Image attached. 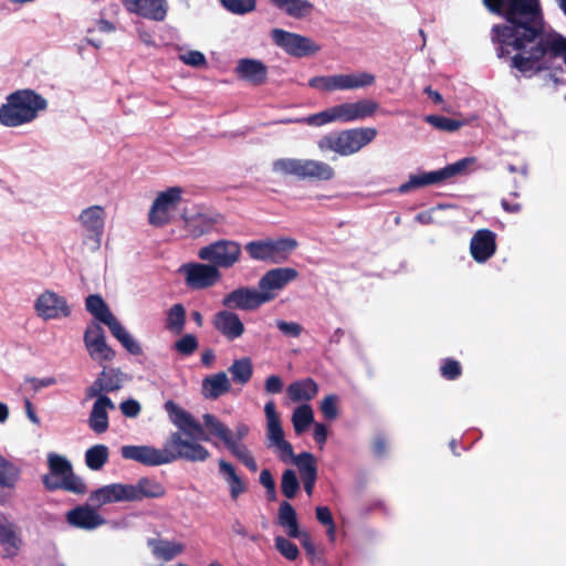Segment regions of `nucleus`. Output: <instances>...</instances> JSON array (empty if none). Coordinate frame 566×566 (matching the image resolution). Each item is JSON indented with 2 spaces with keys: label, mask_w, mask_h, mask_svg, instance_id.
<instances>
[{
  "label": "nucleus",
  "mask_w": 566,
  "mask_h": 566,
  "mask_svg": "<svg viewBox=\"0 0 566 566\" xmlns=\"http://www.w3.org/2000/svg\"><path fill=\"white\" fill-rule=\"evenodd\" d=\"M273 169L301 180L329 181L335 177L331 165L315 159L281 158L274 161Z\"/></svg>",
  "instance_id": "nucleus-7"
},
{
  "label": "nucleus",
  "mask_w": 566,
  "mask_h": 566,
  "mask_svg": "<svg viewBox=\"0 0 566 566\" xmlns=\"http://www.w3.org/2000/svg\"><path fill=\"white\" fill-rule=\"evenodd\" d=\"M130 502L161 499L166 495V488L155 478L143 476L136 484H128Z\"/></svg>",
  "instance_id": "nucleus-24"
},
{
  "label": "nucleus",
  "mask_w": 566,
  "mask_h": 566,
  "mask_svg": "<svg viewBox=\"0 0 566 566\" xmlns=\"http://www.w3.org/2000/svg\"><path fill=\"white\" fill-rule=\"evenodd\" d=\"M314 421V412L310 405L303 403L294 409L292 423L296 434H302Z\"/></svg>",
  "instance_id": "nucleus-39"
},
{
  "label": "nucleus",
  "mask_w": 566,
  "mask_h": 566,
  "mask_svg": "<svg viewBox=\"0 0 566 566\" xmlns=\"http://www.w3.org/2000/svg\"><path fill=\"white\" fill-rule=\"evenodd\" d=\"M489 12L502 17L494 24L491 38L500 59H507L511 69L520 55L526 56L532 46L546 34L539 0H482Z\"/></svg>",
  "instance_id": "nucleus-1"
},
{
  "label": "nucleus",
  "mask_w": 566,
  "mask_h": 566,
  "mask_svg": "<svg viewBox=\"0 0 566 566\" xmlns=\"http://www.w3.org/2000/svg\"><path fill=\"white\" fill-rule=\"evenodd\" d=\"M440 370H441L442 377L448 380H455L462 374V367H461L460 363L452 358L444 359L443 364L441 365Z\"/></svg>",
  "instance_id": "nucleus-51"
},
{
  "label": "nucleus",
  "mask_w": 566,
  "mask_h": 566,
  "mask_svg": "<svg viewBox=\"0 0 566 566\" xmlns=\"http://www.w3.org/2000/svg\"><path fill=\"white\" fill-rule=\"evenodd\" d=\"M88 501L96 507L117 502H130L129 486L123 483H112L91 492Z\"/></svg>",
  "instance_id": "nucleus-22"
},
{
  "label": "nucleus",
  "mask_w": 566,
  "mask_h": 566,
  "mask_svg": "<svg viewBox=\"0 0 566 566\" xmlns=\"http://www.w3.org/2000/svg\"><path fill=\"white\" fill-rule=\"evenodd\" d=\"M376 78L374 74L358 72L350 74H335L314 76L310 78L308 86L322 92L348 91L371 86Z\"/></svg>",
  "instance_id": "nucleus-10"
},
{
  "label": "nucleus",
  "mask_w": 566,
  "mask_h": 566,
  "mask_svg": "<svg viewBox=\"0 0 566 566\" xmlns=\"http://www.w3.org/2000/svg\"><path fill=\"white\" fill-rule=\"evenodd\" d=\"M321 411L328 420H334L338 416L337 396L328 395L321 402Z\"/></svg>",
  "instance_id": "nucleus-53"
},
{
  "label": "nucleus",
  "mask_w": 566,
  "mask_h": 566,
  "mask_svg": "<svg viewBox=\"0 0 566 566\" xmlns=\"http://www.w3.org/2000/svg\"><path fill=\"white\" fill-rule=\"evenodd\" d=\"M0 545L3 558L18 556L24 545L21 530L0 513Z\"/></svg>",
  "instance_id": "nucleus-17"
},
{
  "label": "nucleus",
  "mask_w": 566,
  "mask_h": 566,
  "mask_svg": "<svg viewBox=\"0 0 566 566\" xmlns=\"http://www.w3.org/2000/svg\"><path fill=\"white\" fill-rule=\"evenodd\" d=\"M226 10L233 14L243 15L255 9V0H219Z\"/></svg>",
  "instance_id": "nucleus-47"
},
{
  "label": "nucleus",
  "mask_w": 566,
  "mask_h": 566,
  "mask_svg": "<svg viewBox=\"0 0 566 566\" xmlns=\"http://www.w3.org/2000/svg\"><path fill=\"white\" fill-rule=\"evenodd\" d=\"M377 136L375 127H356L332 132L317 140L322 153L334 151L339 156H350L369 145Z\"/></svg>",
  "instance_id": "nucleus-4"
},
{
  "label": "nucleus",
  "mask_w": 566,
  "mask_h": 566,
  "mask_svg": "<svg viewBox=\"0 0 566 566\" xmlns=\"http://www.w3.org/2000/svg\"><path fill=\"white\" fill-rule=\"evenodd\" d=\"M268 439L271 441L270 446L275 447L285 440L284 431L281 426V421L268 423Z\"/></svg>",
  "instance_id": "nucleus-54"
},
{
  "label": "nucleus",
  "mask_w": 566,
  "mask_h": 566,
  "mask_svg": "<svg viewBox=\"0 0 566 566\" xmlns=\"http://www.w3.org/2000/svg\"><path fill=\"white\" fill-rule=\"evenodd\" d=\"M275 448L277 450V457L282 462H294V458L296 455L294 454L293 447L289 441L284 440L281 443L276 444Z\"/></svg>",
  "instance_id": "nucleus-57"
},
{
  "label": "nucleus",
  "mask_w": 566,
  "mask_h": 566,
  "mask_svg": "<svg viewBox=\"0 0 566 566\" xmlns=\"http://www.w3.org/2000/svg\"><path fill=\"white\" fill-rule=\"evenodd\" d=\"M70 525L82 530H94L105 524V518L88 504L78 505L66 513Z\"/></svg>",
  "instance_id": "nucleus-23"
},
{
  "label": "nucleus",
  "mask_w": 566,
  "mask_h": 566,
  "mask_svg": "<svg viewBox=\"0 0 566 566\" xmlns=\"http://www.w3.org/2000/svg\"><path fill=\"white\" fill-rule=\"evenodd\" d=\"M181 193L182 190L179 187H171L160 192L151 205L148 214L149 223L155 227H163L169 223V211L179 205Z\"/></svg>",
  "instance_id": "nucleus-15"
},
{
  "label": "nucleus",
  "mask_w": 566,
  "mask_h": 566,
  "mask_svg": "<svg viewBox=\"0 0 566 566\" xmlns=\"http://www.w3.org/2000/svg\"><path fill=\"white\" fill-rule=\"evenodd\" d=\"M338 122V115L336 105L333 107H329L325 111H322L319 113L310 115L304 118L295 119V123H304L310 126H323L328 123ZM283 123H294L293 119H286L283 120Z\"/></svg>",
  "instance_id": "nucleus-40"
},
{
  "label": "nucleus",
  "mask_w": 566,
  "mask_h": 566,
  "mask_svg": "<svg viewBox=\"0 0 566 566\" xmlns=\"http://www.w3.org/2000/svg\"><path fill=\"white\" fill-rule=\"evenodd\" d=\"M239 78L252 83L253 85H262L268 78V69L259 60L241 59L235 67Z\"/></svg>",
  "instance_id": "nucleus-25"
},
{
  "label": "nucleus",
  "mask_w": 566,
  "mask_h": 566,
  "mask_svg": "<svg viewBox=\"0 0 566 566\" xmlns=\"http://www.w3.org/2000/svg\"><path fill=\"white\" fill-rule=\"evenodd\" d=\"M277 328L287 337H298L303 331V327L293 321H279Z\"/></svg>",
  "instance_id": "nucleus-56"
},
{
  "label": "nucleus",
  "mask_w": 566,
  "mask_h": 566,
  "mask_svg": "<svg viewBox=\"0 0 566 566\" xmlns=\"http://www.w3.org/2000/svg\"><path fill=\"white\" fill-rule=\"evenodd\" d=\"M104 209L101 206H92L84 209L78 219L82 227L88 232L84 244H91V250H98L104 231Z\"/></svg>",
  "instance_id": "nucleus-16"
},
{
  "label": "nucleus",
  "mask_w": 566,
  "mask_h": 566,
  "mask_svg": "<svg viewBox=\"0 0 566 566\" xmlns=\"http://www.w3.org/2000/svg\"><path fill=\"white\" fill-rule=\"evenodd\" d=\"M475 163V157H464L434 171H422L410 175L409 180L401 184L398 191L399 193H408L413 189L439 185L454 177L467 176L472 170Z\"/></svg>",
  "instance_id": "nucleus-6"
},
{
  "label": "nucleus",
  "mask_w": 566,
  "mask_h": 566,
  "mask_svg": "<svg viewBox=\"0 0 566 566\" xmlns=\"http://www.w3.org/2000/svg\"><path fill=\"white\" fill-rule=\"evenodd\" d=\"M147 545L150 547L153 555L163 560H171L185 551L182 543L170 542L167 539L148 538Z\"/></svg>",
  "instance_id": "nucleus-31"
},
{
  "label": "nucleus",
  "mask_w": 566,
  "mask_h": 566,
  "mask_svg": "<svg viewBox=\"0 0 566 566\" xmlns=\"http://www.w3.org/2000/svg\"><path fill=\"white\" fill-rule=\"evenodd\" d=\"M125 9L145 19L164 21L168 4L167 0H122Z\"/></svg>",
  "instance_id": "nucleus-20"
},
{
  "label": "nucleus",
  "mask_w": 566,
  "mask_h": 566,
  "mask_svg": "<svg viewBox=\"0 0 566 566\" xmlns=\"http://www.w3.org/2000/svg\"><path fill=\"white\" fill-rule=\"evenodd\" d=\"M314 440L322 448L327 440V427L323 423H315Z\"/></svg>",
  "instance_id": "nucleus-63"
},
{
  "label": "nucleus",
  "mask_w": 566,
  "mask_h": 566,
  "mask_svg": "<svg viewBox=\"0 0 566 566\" xmlns=\"http://www.w3.org/2000/svg\"><path fill=\"white\" fill-rule=\"evenodd\" d=\"M298 275V271L294 268L271 269L260 277L258 287L262 294H266L269 296L270 303L291 282L295 281Z\"/></svg>",
  "instance_id": "nucleus-14"
},
{
  "label": "nucleus",
  "mask_w": 566,
  "mask_h": 566,
  "mask_svg": "<svg viewBox=\"0 0 566 566\" xmlns=\"http://www.w3.org/2000/svg\"><path fill=\"white\" fill-rule=\"evenodd\" d=\"M214 327L229 340L240 337L244 332L242 321H213Z\"/></svg>",
  "instance_id": "nucleus-45"
},
{
  "label": "nucleus",
  "mask_w": 566,
  "mask_h": 566,
  "mask_svg": "<svg viewBox=\"0 0 566 566\" xmlns=\"http://www.w3.org/2000/svg\"><path fill=\"white\" fill-rule=\"evenodd\" d=\"M201 261L209 262L220 269H231L241 259V244L234 240L220 239L201 247L197 253Z\"/></svg>",
  "instance_id": "nucleus-9"
},
{
  "label": "nucleus",
  "mask_w": 566,
  "mask_h": 566,
  "mask_svg": "<svg viewBox=\"0 0 566 566\" xmlns=\"http://www.w3.org/2000/svg\"><path fill=\"white\" fill-rule=\"evenodd\" d=\"M164 407L170 421L179 430L168 436L163 449L151 446H123L122 457L146 467H158L177 460L189 462L208 460L210 458L209 450L199 443V441L210 440L203 426L172 400L166 401Z\"/></svg>",
  "instance_id": "nucleus-2"
},
{
  "label": "nucleus",
  "mask_w": 566,
  "mask_h": 566,
  "mask_svg": "<svg viewBox=\"0 0 566 566\" xmlns=\"http://www.w3.org/2000/svg\"><path fill=\"white\" fill-rule=\"evenodd\" d=\"M184 220L186 231L193 238H198L202 234L210 232L213 226L218 222L217 217H212L201 212H198L190 217L184 216Z\"/></svg>",
  "instance_id": "nucleus-30"
},
{
  "label": "nucleus",
  "mask_w": 566,
  "mask_h": 566,
  "mask_svg": "<svg viewBox=\"0 0 566 566\" xmlns=\"http://www.w3.org/2000/svg\"><path fill=\"white\" fill-rule=\"evenodd\" d=\"M104 338H105V334H104V331L101 327V325L95 324V323L91 324L90 326H87V328L84 333V343H85L86 349H88L90 347H93V345L103 340Z\"/></svg>",
  "instance_id": "nucleus-52"
},
{
  "label": "nucleus",
  "mask_w": 566,
  "mask_h": 566,
  "mask_svg": "<svg viewBox=\"0 0 566 566\" xmlns=\"http://www.w3.org/2000/svg\"><path fill=\"white\" fill-rule=\"evenodd\" d=\"M198 346V339L193 334H186L174 344L175 350L184 356L192 355Z\"/></svg>",
  "instance_id": "nucleus-50"
},
{
  "label": "nucleus",
  "mask_w": 566,
  "mask_h": 566,
  "mask_svg": "<svg viewBox=\"0 0 566 566\" xmlns=\"http://www.w3.org/2000/svg\"><path fill=\"white\" fill-rule=\"evenodd\" d=\"M286 392L289 398L294 402L310 401L317 395L318 385L313 378L307 377L303 380L290 384Z\"/></svg>",
  "instance_id": "nucleus-29"
},
{
  "label": "nucleus",
  "mask_w": 566,
  "mask_h": 566,
  "mask_svg": "<svg viewBox=\"0 0 566 566\" xmlns=\"http://www.w3.org/2000/svg\"><path fill=\"white\" fill-rule=\"evenodd\" d=\"M50 473L42 478L48 491L64 490L74 494H85L87 486L82 478L73 471L71 462L56 453L48 454Z\"/></svg>",
  "instance_id": "nucleus-5"
},
{
  "label": "nucleus",
  "mask_w": 566,
  "mask_h": 566,
  "mask_svg": "<svg viewBox=\"0 0 566 566\" xmlns=\"http://www.w3.org/2000/svg\"><path fill=\"white\" fill-rule=\"evenodd\" d=\"M109 458L108 447L105 444H95L85 452V464L93 471L101 470Z\"/></svg>",
  "instance_id": "nucleus-36"
},
{
  "label": "nucleus",
  "mask_w": 566,
  "mask_h": 566,
  "mask_svg": "<svg viewBox=\"0 0 566 566\" xmlns=\"http://www.w3.org/2000/svg\"><path fill=\"white\" fill-rule=\"evenodd\" d=\"M224 446L230 451V453L250 471L255 472L258 470L256 461L244 443L237 442V440L231 436Z\"/></svg>",
  "instance_id": "nucleus-34"
},
{
  "label": "nucleus",
  "mask_w": 566,
  "mask_h": 566,
  "mask_svg": "<svg viewBox=\"0 0 566 566\" xmlns=\"http://www.w3.org/2000/svg\"><path fill=\"white\" fill-rule=\"evenodd\" d=\"M96 385L105 392H113L122 388V373L115 368L104 367L96 379Z\"/></svg>",
  "instance_id": "nucleus-38"
},
{
  "label": "nucleus",
  "mask_w": 566,
  "mask_h": 566,
  "mask_svg": "<svg viewBox=\"0 0 566 566\" xmlns=\"http://www.w3.org/2000/svg\"><path fill=\"white\" fill-rule=\"evenodd\" d=\"M107 408H114V403L111 398L107 396L97 397L88 418L90 428L97 434L104 433L108 429Z\"/></svg>",
  "instance_id": "nucleus-26"
},
{
  "label": "nucleus",
  "mask_w": 566,
  "mask_h": 566,
  "mask_svg": "<svg viewBox=\"0 0 566 566\" xmlns=\"http://www.w3.org/2000/svg\"><path fill=\"white\" fill-rule=\"evenodd\" d=\"M424 120L436 129L448 133L455 132L464 125V122L462 120L449 118L441 115H427L424 117Z\"/></svg>",
  "instance_id": "nucleus-44"
},
{
  "label": "nucleus",
  "mask_w": 566,
  "mask_h": 566,
  "mask_svg": "<svg viewBox=\"0 0 566 566\" xmlns=\"http://www.w3.org/2000/svg\"><path fill=\"white\" fill-rule=\"evenodd\" d=\"M181 61L195 67L203 66L207 63L206 56L200 51H188L180 55Z\"/></svg>",
  "instance_id": "nucleus-55"
},
{
  "label": "nucleus",
  "mask_w": 566,
  "mask_h": 566,
  "mask_svg": "<svg viewBox=\"0 0 566 566\" xmlns=\"http://www.w3.org/2000/svg\"><path fill=\"white\" fill-rule=\"evenodd\" d=\"M218 469L219 473L229 486V493L232 501H235L241 494L247 492V483L238 474L235 467L231 462L220 459L218 461Z\"/></svg>",
  "instance_id": "nucleus-27"
},
{
  "label": "nucleus",
  "mask_w": 566,
  "mask_h": 566,
  "mask_svg": "<svg viewBox=\"0 0 566 566\" xmlns=\"http://www.w3.org/2000/svg\"><path fill=\"white\" fill-rule=\"evenodd\" d=\"M229 371L232 375V379L237 384H247L253 374L252 361L250 358H241L233 361L230 366Z\"/></svg>",
  "instance_id": "nucleus-41"
},
{
  "label": "nucleus",
  "mask_w": 566,
  "mask_h": 566,
  "mask_svg": "<svg viewBox=\"0 0 566 566\" xmlns=\"http://www.w3.org/2000/svg\"><path fill=\"white\" fill-rule=\"evenodd\" d=\"M85 308L93 318H115L103 297L98 294H91L86 297Z\"/></svg>",
  "instance_id": "nucleus-42"
},
{
  "label": "nucleus",
  "mask_w": 566,
  "mask_h": 566,
  "mask_svg": "<svg viewBox=\"0 0 566 566\" xmlns=\"http://www.w3.org/2000/svg\"><path fill=\"white\" fill-rule=\"evenodd\" d=\"M371 449L376 457H384L387 452V439L381 434L376 436Z\"/></svg>",
  "instance_id": "nucleus-61"
},
{
  "label": "nucleus",
  "mask_w": 566,
  "mask_h": 566,
  "mask_svg": "<svg viewBox=\"0 0 566 566\" xmlns=\"http://www.w3.org/2000/svg\"><path fill=\"white\" fill-rule=\"evenodd\" d=\"M120 411L124 416L134 418L140 412V405L137 400L128 399L119 405Z\"/></svg>",
  "instance_id": "nucleus-58"
},
{
  "label": "nucleus",
  "mask_w": 566,
  "mask_h": 566,
  "mask_svg": "<svg viewBox=\"0 0 566 566\" xmlns=\"http://www.w3.org/2000/svg\"><path fill=\"white\" fill-rule=\"evenodd\" d=\"M277 9L283 10L287 15L301 19L310 14L313 4L308 0H270Z\"/></svg>",
  "instance_id": "nucleus-33"
},
{
  "label": "nucleus",
  "mask_w": 566,
  "mask_h": 566,
  "mask_svg": "<svg viewBox=\"0 0 566 566\" xmlns=\"http://www.w3.org/2000/svg\"><path fill=\"white\" fill-rule=\"evenodd\" d=\"M231 388V384L224 371L208 376L202 380V394L208 399H218L227 394Z\"/></svg>",
  "instance_id": "nucleus-28"
},
{
  "label": "nucleus",
  "mask_w": 566,
  "mask_h": 566,
  "mask_svg": "<svg viewBox=\"0 0 566 566\" xmlns=\"http://www.w3.org/2000/svg\"><path fill=\"white\" fill-rule=\"evenodd\" d=\"M266 303H269V296L262 294L259 287L250 286H240L222 298V305L231 311H255Z\"/></svg>",
  "instance_id": "nucleus-13"
},
{
  "label": "nucleus",
  "mask_w": 566,
  "mask_h": 566,
  "mask_svg": "<svg viewBox=\"0 0 566 566\" xmlns=\"http://www.w3.org/2000/svg\"><path fill=\"white\" fill-rule=\"evenodd\" d=\"M107 325L112 334L122 343V345L133 355H139L142 353L140 346L128 334L125 327L120 324V321H99Z\"/></svg>",
  "instance_id": "nucleus-35"
},
{
  "label": "nucleus",
  "mask_w": 566,
  "mask_h": 566,
  "mask_svg": "<svg viewBox=\"0 0 566 566\" xmlns=\"http://www.w3.org/2000/svg\"><path fill=\"white\" fill-rule=\"evenodd\" d=\"M264 389L268 394H280L283 389V381L281 377L271 375L265 380Z\"/></svg>",
  "instance_id": "nucleus-59"
},
{
  "label": "nucleus",
  "mask_w": 566,
  "mask_h": 566,
  "mask_svg": "<svg viewBox=\"0 0 566 566\" xmlns=\"http://www.w3.org/2000/svg\"><path fill=\"white\" fill-rule=\"evenodd\" d=\"M296 247L295 239L279 238L250 241L244 250L252 260L277 264L285 262Z\"/></svg>",
  "instance_id": "nucleus-8"
},
{
  "label": "nucleus",
  "mask_w": 566,
  "mask_h": 566,
  "mask_svg": "<svg viewBox=\"0 0 566 566\" xmlns=\"http://www.w3.org/2000/svg\"><path fill=\"white\" fill-rule=\"evenodd\" d=\"M496 251V235L489 229L478 230L470 241V252L474 261L484 263Z\"/></svg>",
  "instance_id": "nucleus-21"
},
{
  "label": "nucleus",
  "mask_w": 566,
  "mask_h": 566,
  "mask_svg": "<svg viewBox=\"0 0 566 566\" xmlns=\"http://www.w3.org/2000/svg\"><path fill=\"white\" fill-rule=\"evenodd\" d=\"M277 523L280 526L286 528V533L292 538H298L301 536L297 515L287 501H283L279 507Z\"/></svg>",
  "instance_id": "nucleus-32"
},
{
  "label": "nucleus",
  "mask_w": 566,
  "mask_h": 566,
  "mask_svg": "<svg viewBox=\"0 0 566 566\" xmlns=\"http://www.w3.org/2000/svg\"><path fill=\"white\" fill-rule=\"evenodd\" d=\"M315 512L317 521L324 526L335 523L332 512L327 506H317Z\"/></svg>",
  "instance_id": "nucleus-62"
},
{
  "label": "nucleus",
  "mask_w": 566,
  "mask_h": 566,
  "mask_svg": "<svg viewBox=\"0 0 566 566\" xmlns=\"http://www.w3.org/2000/svg\"><path fill=\"white\" fill-rule=\"evenodd\" d=\"M46 107V99L33 90H18L0 106V123L7 127L21 126L34 120Z\"/></svg>",
  "instance_id": "nucleus-3"
},
{
  "label": "nucleus",
  "mask_w": 566,
  "mask_h": 566,
  "mask_svg": "<svg viewBox=\"0 0 566 566\" xmlns=\"http://www.w3.org/2000/svg\"><path fill=\"white\" fill-rule=\"evenodd\" d=\"M264 412H265V416H266L268 423L281 421L280 420V416L276 412V408H275V402L274 401L271 400V401L265 403Z\"/></svg>",
  "instance_id": "nucleus-64"
},
{
  "label": "nucleus",
  "mask_w": 566,
  "mask_h": 566,
  "mask_svg": "<svg viewBox=\"0 0 566 566\" xmlns=\"http://www.w3.org/2000/svg\"><path fill=\"white\" fill-rule=\"evenodd\" d=\"M300 488L296 473L292 469H287L283 472L281 479V491L286 499H293Z\"/></svg>",
  "instance_id": "nucleus-46"
},
{
  "label": "nucleus",
  "mask_w": 566,
  "mask_h": 566,
  "mask_svg": "<svg viewBox=\"0 0 566 566\" xmlns=\"http://www.w3.org/2000/svg\"><path fill=\"white\" fill-rule=\"evenodd\" d=\"M35 310L42 318H60L71 314L65 297L52 291H45L36 298Z\"/></svg>",
  "instance_id": "nucleus-18"
},
{
  "label": "nucleus",
  "mask_w": 566,
  "mask_h": 566,
  "mask_svg": "<svg viewBox=\"0 0 566 566\" xmlns=\"http://www.w3.org/2000/svg\"><path fill=\"white\" fill-rule=\"evenodd\" d=\"M271 38L279 48L295 57L310 56L319 51V46L310 38L283 29H273Z\"/></svg>",
  "instance_id": "nucleus-12"
},
{
  "label": "nucleus",
  "mask_w": 566,
  "mask_h": 566,
  "mask_svg": "<svg viewBox=\"0 0 566 566\" xmlns=\"http://www.w3.org/2000/svg\"><path fill=\"white\" fill-rule=\"evenodd\" d=\"M274 546L280 554L289 560H295L300 555L296 544L283 536H276L274 538Z\"/></svg>",
  "instance_id": "nucleus-49"
},
{
  "label": "nucleus",
  "mask_w": 566,
  "mask_h": 566,
  "mask_svg": "<svg viewBox=\"0 0 566 566\" xmlns=\"http://www.w3.org/2000/svg\"><path fill=\"white\" fill-rule=\"evenodd\" d=\"M511 196L513 199L503 198L501 200V206L509 213H518L522 210V205L515 200L517 193L513 192Z\"/></svg>",
  "instance_id": "nucleus-60"
},
{
  "label": "nucleus",
  "mask_w": 566,
  "mask_h": 566,
  "mask_svg": "<svg viewBox=\"0 0 566 566\" xmlns=\"http://www.w3.org/2000/svg\"><path fill=\"white\" fill-rule=\"evenodd\" d=\"M202 419L205 427L210 431V433L218 437L223 443H226L232 436V431L214 415L205 413Z\"/></svg>",
  "instance_id": "nucleus-43"
},
{
  "label": "nucleus",
  "mask_w": 566,
  "mask_h": 566,
  "mask_svg": "<svg viewBox=\"0 0 566 566\" xmlns=\"http://www.w3.org/2000/svg\"><path fill=\"white\" fill-rule=\"evenodd\" d=\"M179 273L184 275L185 284L192 291H201L217 285L222 273L213 264L201 262H188L179 268Z\"/></svg>",
  "instance_id": "nucleus-11"
},
{
  "label": "nucleus",
  "mask_w": 566,
  "mask_h": 566,
  "mask_svg": "<svg viewBox=\"0 0 566 566\" xmlns=\"http://www.w3.org/2000/svg\"><path fill=\"white\" fill-rule=\"evenodd\" d=\"M92 359L103 363L111 361L115 357V352L106 344V339L96 343L87 349Z\"/></svg>",
  "instance_id": "nucleus-48"
},
{
  "label": "nucleus",
  "mask_w": 566,
  "mask_h": 566,
  "mask_svg": "<svg viewBox=\"0 0 566 566\" xmlns=\"http://www.w3.org/2000/svg\"><path fill=\"white\" fill-rule=\"evenodd\" d=\"M378 108L379 104L369 98L336 105L338 122L340 123H350L371 117Z\"/></svg>",
  "instance_id": "nucleus-19"
},
{
  "label": "nucleus",
  "mask_w": 566,
  "mask_h": 566,
  "mask_svg": "<svg viewBox=\"0 0 566 566\" xmlns=\"http://www.w3.org/2000/svg\"><path fill=\"white\" fill-rule=\"evenodd\" d=\"M300 472L301 480L317 478V461L313 453L304 451L293 462Z\"/></svg>",
  "instance_id": "nucleus-37"
}]
</instances>
